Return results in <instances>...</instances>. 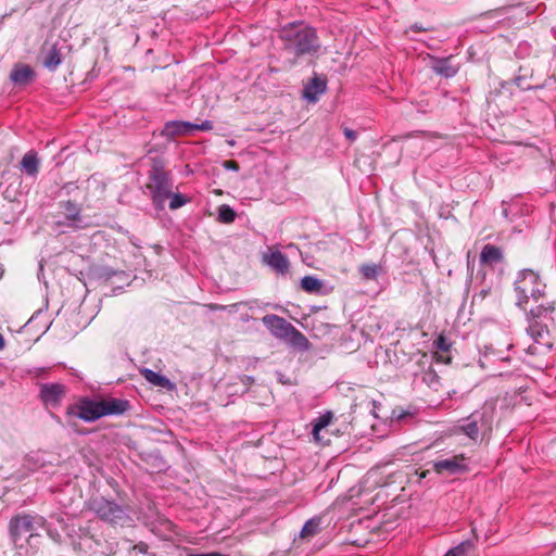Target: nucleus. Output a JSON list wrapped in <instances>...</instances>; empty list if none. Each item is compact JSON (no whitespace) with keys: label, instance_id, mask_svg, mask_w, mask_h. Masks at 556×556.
I'll return each mask as SVG.
<instances>
[{"label":"nucleus","instance_id":"obj_1","mask_svg":"<svg viewBox=\"0 0 556 556\" xmlns=\"http://www.w3.org/2000/svg\"><path fill=\"white\" fill-rule=\"evenodd\" d=\"M546 283L540 274L529 268L517 273L514 281L516 306L525 312L527 333L535 343H544L554 325L555 301L546 294Z\"/></svg>","mask_w":556,"mask_h":556},{"label":"nucleus","instance_id":"obj_2","mask_svg":"<svg viewBox=\"0 0 556 556\" xmlns=\"http://www.w3.org/2000/svg\"><path fill=\"white\" fill-rule=\"evenodd\" d=\"M152 204L159 212L165 208V202L172 194L174 180L169 170L165 169V161L161 156L151 157V167L148 172L146 185Z\"/></svg>","mask_w":556,"mask_h":556},{"label":"nucleus","instance_id":"obj_3","mask_svg":"<svg viewBox=\"0 0 556 556\" xmlns=\"http://www.w3.org/2000/svg\"><path fill=\"white\" fill-rule=\"evenodd\" d=\"M280 38L285 41L286 50L296 58L312 55L320 47L316 31L304 25L291 24L289 27H285L280 33Z\"/></svg>","mask_w":556,"mask_h":556},{"label":"nucleus","instance_id":"obj_4","mask_svg":"<svg viewBox=\"0 0 556 556\" xmlns=\"http://www.w3.org/2000/svg\"><path fill=\"white\" fill-rule=\"evenodd\" d=\"M262 321L275 338L303 352L311 349L308 339L283 317L268 314L262 318Z\"/></svg>","mask_w":556,"mask_h":556},{"label":"nucleus","instance_id":"obj_5","mask_svg":"<svg viewBox=\"0 0 556 556\" xmlns=\"http://www.w3.org/2000/svg\"><path fill=\"white\" fill-rule=\"evenodd\" d=\"M494 414L495 407L493 405H484L481 409L469 415L459 428L468 438L477 440L480 434L491 432Z\"/></svg>","mask_w":556,"mask_h":556},{"label":"nucleus","instance_id":"obj_6","mask_svg":"<svg viewBox=\"0 0 556 556\" xmlns=\"http://www.w3.org/2000/svg\"><path fill=\"white\" fill-rule=\"evenodd\" d=\"M66 417L68 425L74 428L76 422L71 421L72 417H77L85 422H93L102 417L101 402L89 396L80 397L76 404L66 408Z\"/></svg>","mask_w":556,"mask_h":556},{"label":"nucleus","instance_id":"obj_7","mask_svg":"<svg viewBox=\"0 0 556 556\" xmlns=\"http://www.w3.org/2000/svg\"><path fill=\"white\" fill-rule=\"evenodd\" d=\"M45 519L37 515L26 513L14 515L9 521V534L14 544L25 535H33V532L43 525Z\"/></svg>","mask_w":556,"mask_h":556},{"label":"nucleus","instance_id":"obj_8","mask_svg":"<svg viewBox=\"0 0 556 556\" xmlns=\"http://www.w3.org/2000/svg\"><path fill=\"white\" fill-rule=\"evenodd\" d=\"M89 508L105 522L118 523L128 518L121 505L104 497L93 498L89 504Z\"/></svg>","mask_w":556,"mask_h":556},{"label":"nucleus","instance_id":"obj_9","mask_svg":"<svg viewBox=\"0 0 556 556\" xmlns=\"http://www.w3.org/2000/svg\"><path fill=\"white\" fill-rule=\"evenodd\" d=\"M213 125L205 121L201 124L173 121L165 124L161 135L165 137L193 136L199 130H210Z\"/></svg>","mask_w":556,"mask_h":556},{"label":"nucleus","instance_id":"obj_10","mask_svg":"<svg viewBox=\"0 0 556 556\" xmlns=\"http://www.w3.org/2000/svg\"><path fill=\"white\" fill-rule=\"evenodd\" d=\"M432 469L438 475L455 476L468 472L469 466L466 462V457L463 454H458L450 458L433 460Z\"/></svg>","mask_w":556,"mask_h":556},{"label":"nucleus","instance_id":"obj_11","mask_svg":"<svg viewBox=\"0 0 556 556\" xmlns=\"http://www.w3.org/2000/svg\"><path fill=\"white\" fill-rule=\"evenodd\" d=\"M66 394V387L62 383H42L39 397L46 407L56 408Z\"/></svg>","mask_w":556,"mask_h":556},{"label":"nucleus","instance_id":"obj_12","mask_svg":"<svg viewBox=\"0 0 556 556\" xmlns=\"http://www.w3.org/2000/svg\"><path fill=\"white\" fill-rule=\"evenodd\" d=\"M62 212L64 214L63 220H58V227H71V228H79V223L81 222L80 217V208L78 205L68 200L60 203Z\"/></svg>","mask_w":556,"mask_h":556},{"label":"nucleus","instance_id":"obj_13","mask_svg":"<svg viewBox=\"0 0 556 556\" xmlns=\"http://www.w3.org/2000/svg\"><path fill=\"white\" fill-rule=\"evenodd\" d=\"M102 417L121 416L130 409V402L124 399L109 397L100 400Z\"/></svg>","mask_w":556,"mask_h":556},{"label":"nucleus","instance_id":"obj_14","mask_svg":"<svg viewBox=\"0 0 556 556\" xmlns=\"http://www.w3.org/2000/svg\"><path fill=\"white\" fill-rule=\"evenodd\" d=\"M327 89V83L320 77H313L303 88L302 96L308 102L315 103Z\"/></svg>","mask_w":556,"mask_h":556},{"label":"nucleus","instance_id":"obj_15","mask_svg":"<svg viewBox=\"0 0 556 556\" xmlns=\"http://www.w3.org/2000/svg\"><path fill=\"white\" fill-rule=\"evenodd\" d=\"M264 262L276 273L285 275L289 271L290 262L288 257L280 251H273L264 255Z\"/></svg>","mask_w":556,"mask_h":556},{"label":"nucleus","instance_id":"obj_16","mask_svg":"<svg viewBox=\"0 0 556 556\" xmlns=\"http://www.w3.org/2000/svg\"><path fill=\"white\" fill-rule=\"evenodd\" d=\"M10 78L14 84L24 86L33 80L34 71L29 65L18 63L11 71Z\"/></svg>","mask_w":556,"mask_h":556},{"label":"nucleus","instance_id":"obj_17","mask_svg":"<svg viewBox=\"0 0 556 556\" xmlns=\"http://www.w3.org/2000/svg\"><path fill=\"white\" fill-rule=\"evenodd\" d=\"M504 260L503 250L493 244H485L480 253V263L486 265H494L502 263Z\"/></svg>","mask_w":556,"mask_h":556},{"label":"nucleus","instance_id":"obj_18","mask_svg":"<svg viewBox=\"0 0 556 556\" xmlns=\"http://www.w3.org/2000/svg\"><path fill=\"white\" fill-rule=\"evenodd\" d=\"M21 169L29 176H35L39 169V160L35 151H28L21 161Z\"/></svg>","mask_w":556,"mask_h":556},{"label":"nucleus","instance_id":"obj_19","mask_svg":"<svg viewBox=\"0 0 556 556\" xmlns=\"http://www.w3.org/2000/svg\"><path fill=\"white\" fill-rule=\"evenodd\" d=\"M333 419V414L331 412H326L325 414L320 415L314 420L313 424V430L312 434L315 439V441L320 442L323 441V437L320 435V432L331 424Z\"/></svg>","mask_w":556,"mask_h":556},{"label":"nucleus","instance_id":"obj_20","mask_svg":"<svg viewBox=\"0 0 556 556\" xmlns=\"http://www.w3.org/2000/svg\"><path fill=\"white\" fill-rule=\"evenodd\" d=\"M61 62L62 56L60 49L56 47V45H52L45 55L43 65L48 70L54 71L61 64Z\"/></svg>","mask_w":556,"mask_h":556},{"label":"nucleus","instance_id":"obj_21","mask_svg":"<svg viewBox=\"0 0 556 556\" xmlns=\"http://www.w3.org/2000/svg\"><path fill=\"white\" fill-rule=\"evenodd\" d=\"M358 270L365 280H376L383 273L382 266L374 263L363 264Z\"/></svg>","mask_w":556,"mask_h":556},{"label":"nucleus","instance_id":"obj_22","mask_svg":"<svg viewBox=\"0 0 556 556\" xmlns=\"http://www.w3.org/2000/svg\"><path fill=\"white\" fill-rule=\"evenodd\" d=\"M433 71L445 77H453L457 73V67L451 65L450 58L437 60L433 64Z\"/></svg>","mask_w":556,"mask_h":556},{"label":"nucleus","instance_id":"obj_23","mask_svg":"<svg viewBox=\"0 0 556 556\" xmlns=\"http://www.w3.org/2000/svg\"><path fill=\"white\" fill-rule=\"evenodd\" d=\"M141 374L146 378L147 381H149L150 383H152L156 387L165 388L168 384H170V381L165 376H162L161 374H159L152 369L144 368L141 370Z\"/></svg>","mask_w":556,"mask_h":556},{"label":"nucleus","instance_id":"obj_24","mask_svg":"<svg viewBox=\"0 0 556 556\" xmlns=\"http://www.w3.org/2000/svg\"><path fill=\"white\" fill-rule=\"evenodd\" d=\"M421 381L433 391H439L441 387V378L432 367L422 372Z\"/></svg>","mask_w":556,"mask_h":556},{"label":"nucleus","instance_id":"obj_25","mask_svg":"<svg viewBox=\"0 0 556 556\" xmlns=\"http://www.w3.org/2000/svg\"><path fill=\"white\" fill-rule=\"evenodd\" d=\"M301 288L308 293H320L323 281L314 276H305L301 279Z\"/></svg>","mask_w":556,"mask_h":556},{"label":"nucleus","instance_id":"obj_26","mask_svg":"<svg viewBox=\"0 0 556 556\" xmlns=\"http://www.w3.org/2000/svg\"><path fill=\"white\" fill-rule=\"evenodd\" d=\"M217 220L223 224H231L237 217L236 211L228 204H222L217 210Z\"/></svg>","mask_w":556,"mask_h":556},{"label":"nucleus","instance_id":"obj_27","mask_svg":"<svg viewBox=\"0 0 556 556\" xmlns=\"http://www.w3.org/2000/svg\"><path fill=\"white\" fill-rule=\"evenodd\" d=\"M319 526H320V518H312L309 520H307L301 532H300V536L302 539H305V538H312L314 535H316L319 531Z\"/></svg>","mask_w":556,"mask_h":556},{"label":"nucleus","instance_id":"obj_28","mask_svg":"<svg viewBox=\"0 0 556 556\" xmlns=\"http://www.w3.org/2000/svg\"><path fill=\"white\" fill-rule=\"evenodd\" d=\"M25 464L28 469L37 470V469L43 467L45 459L40 453H38V452L31 453V454L27 455V457L25 459Z\"/></svg>","mask_w":556,"mask_h":556},{"label":"nucleus","instance_id":"obj_29","mask_svg":"<svg viewBox=\"0 0 556 556\" xmlns=\"http://www.w3.org/2000/svg\"><path fill=\"white\" fill-rule=\"evenodd\" d=\"M167 200H169L168 206L170 210L180 208L181 206L189 202V199L186 198L184 194L175 193L173 190L170 197H168Z\"/></svg>","mask_w":556,"mask_h":556},{"label":"nucleus","instance_id":"obj_30","mask_svg":"<svg viewBox=\"0 0 556 556\" xmlns=\"http://www.w3.org/2000/svg\"><path fill=\"white\" fill-rule=\"evenodd\" d=\"M471 543L466 541L462 542L454 548H451L444 556H464L465 553L471 547Z\"/></svg>","mask_w":556,"mask_h":556},{"label":"nucleus","instance_id":"obj_31","mask_svg":"<svg viewBox=\"0 0 556 556\" xmlns=\"http://www.w3.org/2000/svg\"><path fill=\"white\" fill-rule=\"evenodd\" d=\"M434 345L439 351L443 353H447L452 348V343L450 342V340L442 334L439 336L438 339L434 341Z\"/></svg>","mask_w":556,"mask_h":556},{"label":"nucleus","instance_id":"obj_32","mask_svg":"<svg viewBox=\"0 0 556 556\" xmlns=\"http://www.w3.org/2000/svg\"><path fill=\"white\" fill-rule=\"evenodd\" d=\"M223 167L235 172L239 170V164L236 161H224Z\"/></svg>","mask_w":556,"mask_h":556},{"label":"nucleus","instance_id":"obj_33","mask_svg":"<svg viewBox=\"0 0 556 556\" xmlns=\"http://www.w3.org/2000/svg\"><path fill=\"white\" fill-rule=\"evenodd\" d=\"M239 380L245 387H248L254 382V378L252 376H248V375L239 376Z\"/></svg>","mask_w":556,"mask_h":556},{"label":"nucleus","instance_id":"obj_34","mask_svg":"<svg viewBox=\"0 0 556 556\" xmlns=\"http://www.w3.org/2000/svg\"><path fill=\"white\" fill-rule=\"evenodd\" d=\"M490 292V289H481L479 292H477L475 295H473V301L479 299V300H484L488 294Z\"/></svg>","mask_w":556,"mask_h":556},{"label":"nucleus","instance_id":"obj_35","mask_svg":"<svg viewBox=\"0 0 556 556\" xmlns=\"http://www.w3.org/2000/svg\"><path fill=\"white\" fill-rule=\"evenodd\" d=\"M344 135L348 139H353L356 136V132L348 127L344 128Z\"/></svg>","mask_w":556,"mask_h":556},{"label":"nucleus","instance_id":"obj_36","mask_svg":"<svg viewBox=\"0 0 556 556\" xmlns=\"http://www.w3.org/2000/svg\"><path fill=\"white\" fill-rule=\"evenodd\" d=\"M115 274V271H113L112 269H109V268H104L103 269V276L106 277V278H110L112 277L113 275Z\"/></svg>","mask_w":556,"mask_h":556},{"label":"nucleus","instance_id":"obj_37","mask_svg":"<svg viewBox=\"0 0 556 556\" xmlns=\"http://www.w3.org/2000/svg\"><path fill=\"white\" fill-rule=\"evenodd\" d=\"M502 215H503L505 218H508V215H509L508 208H507V207H505V203H504V202H503Z\"/></svg>","mask_w":556,"mask_h":556},{"label":"nucleus","instance_id":"obj_38","mask_svg":"<svg viewBox=\"0 0 556 556\" xmlns=\"http://www.w3.org/2000/svg\"><path fill=\"white\" fill-rule=\"evenodd\" d=\"M210 308L213 309V311H215V309H225V306L218 305V304H211Z\"/></svg>","mask_w":556,"mask_h":556},{"label":"nucleus","instance_id":"obj_39","mask_svg":"<svg viewBox=\"0 0 556 556\" xmlns=\"http://www.w3.org/2000/svg\"><path fill=\"white\" fill-rule=\"evenodd\" d=\"M527 352H528L529 354L534 355V354H536V348H535L534 345H530V346L528 348Z\"/></svg>","mask_w":556,"mask_h":556},{"label":"nucleus","instance_id":"obj_40","mask_svg":"<svg viewBox=\"0 0 556 556\" xmlns=\"http://www.w3.org/2000/svg\"><path fill=\"white\" fill-rule=\"evenodd\" d=\"M5 345V342H4V338L3 336L0 333V350H2Z\"/></svg>","mask_w":556,"mask_h":556},{"label":"nucleus","instance_id":"obj_41","mask_svg":"<svg viewBox=\"0 0 556 556\" xmlns=\"http://www.w3.org/2000/svg\"><path fill=\"white\" fill-rule=\"evenodd\" d=\"M439 361L444 362L446 364L451 363V357L443 358V356L439 357Z\"/></svg>","mask_w":556,"mask_h":556},{"label":"nucleus","instance_id":"obj_42","mask_svg":"<svg viewBox=\"0 0 556 556\" xmlns=\"http://www.w3.org/2000/svg\"><path fill=\"white\" fill-rule=\"evenodd\" d=\"M235 142H236V141H233V140L228 141V143H229L231 147H232V146H235Z\"/></svg>","mask_w":556,"mask_h":556}]
</instances>
